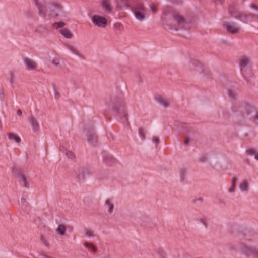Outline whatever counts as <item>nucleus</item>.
I'll list each match as a JSON object with an SVG mask.
<instances>
[{"mask_svg": "<svg viewBox=\"0 0 258 258\" xmlns=\"http://www.w3.org/2000/svg\"><path fill=\"white\" fill-rule=\"evenodd\" d=\"M108 108L114 110L117 114H122L124 119L128 121L127 115L123 99L120 97L113 96L108 103Z\"/></svg>", "mask_w": 258, "mask_h": 258, "instance_id": "f257e3e1", "label": "nucleus"}, {"mask_svg": "<svg viewBox=\"0 0 258 258\" xmlns=\"http://www.w3.org/2000/svg\"><path fill=\"white\" fill-rule=\"evenodd\" d=\"M92 174L91 169L85 165H79L76 167L73 171V176L79 182H83L85 177Z\"/></svg>", "mask_w": 258, "mask_h": 258, "instance_id": "f03ea898", "label": "nucleus"}, {"mask_svg": "<svg viewBox=\"0 0 258 258\" xmlns=\"http://www.w3.org/2000/svg\"><path fill=\"white\" fill-rule=\"evenodd\" d=\"M239 249L241 254L246 258H258V246L243 242L241 244Z\"/></svg>", "mask_w": 258, "mask_h": 258, "instance_id": "7ed1b4c3", "label": "nucleus"}, {"mask_svg": "<svg viewBox=\"0 0 258 258\" xmlns=\"http://www.w3.org/2000/svg\"><path fill=\"white\" fill-rule=\"evenodd\" d=\"M132 10L138 20L142 21L145 19L146 9L143 3L140 2L136 3L132 7Z\"/></svg>", "mask_w": 258, "mask_h": 258, "instance_id": "20e7f679", "label": "nucleus"}, {"mask_svg": "<svg viewBox=\"0 0 258 258\" xmlns=\"http://www.w3.org/2000/svg\"><path fill=\"white\" fill-rule=\"evenodd\" d=\"M240 108L241 112H243V110L245 111L244 113H243V116H245V114L248 115L250 113L253 112L254 114L251 119L254 124L258 125V111L256 110L253 107L247 103H244L243 106H241Z\"/></svg>", "mask_w": 258, "mask_h": 258, "instance_id": "39448f33", "label": "nucleus"}, {"mask_svg": "<svg viewBox=\"0 0 258 258\" xmlns=\"http://www.w3.org/2000/svg\"><path fill=\"white\" fill-rule=\"evenodd\" d=\"M84 132L86 134L88 142L91 145L95 146L98 141V138L95 134L94 128L93 126L85 128Z\"/></svg>", "mask_w": 258, "mask_h": 258, "instance_id": "423d86ee", "label": "nucleus"}, {"mask_svg": "<svg viewBox=\"0 0 258 258\" xmlns=\"http://www.w3.org/2000/svg\"><path fill=\"white\" fill-rule=\"evenodd\" d=\"M250 63V59L248 57L244 55L239 58V64L241 73L243 77L246 79L247 71L248 70V66Z\"/></svg>", "mask_w": 258, "mask_h": 258, "instance_id": "0eeeda50", "label": "nucleus"}, {"mask_svg": "<svg viewBox=\"0 0 258 258\" xmlns=\"http://www.w3.org/2000/svg\"><path fill=\"white\" fill-rule=\"evenodd\" d=\"M223 25L226 31L231 34H237L241 29L239 25L233 21H224Z\"/></svg>", "mask_w": 258, "mask_h": 258, "instance_id": "6e6552de", "label": "nucleus"}, {"mask_svg": "<svg viewBox=\"0 0 258 258\" xmlns=\"http://www.w3.org/2000/svg\"><path fill=\"white\" fill-rule=\"evenodd\" d=\"M12 172L15 177L18 178L21 184L27 188H29V184L27 182L26 178L25 176L23 171L19 167H15L12 169Z\"/></svg>", "mask_w": 258, "mask_h": 258, "instance_id": "1a4fd4ad", "label": "nucleus"}, {"mask_svg": "<svg viewBox=\"0 0 258 258\" xmlns=\"http://www.w3.org/2000/svg\"><path fill=\"white\" fill-rule=\"evenodd\" d=\"M38 11V14L43 18L46 16V5L44 1L32 0Z\"/></svg>", "mask_w": 258, "mask_h": 258, "instance_id": "9d476101", "label": "nucleus"}, {"mask_svg": "<svg viewBox=\"0 0 258 258\" xmlns=\"http://www.w3.org/2000/svg\"><path fill=\"white\" fill-rule=\"evenodd\" d=\"M92 21L96 26L101 28H104L107 23L105 18L99 15L93 16L92 17Z\"/></svg>", "mask_w": 258, "mask_h": 258, "instance_id": "9b49d317", "label": "nucleus"}, {"mask_svg": "<svg viewBox=\"0 0 258 258\" xmlns=\"http://www.w3.org/2000/svg\"><path fill=\"white\" fill-rule=\"evenodd\" d=\"M64 47L73 55H75L80 58H82L83 55L78 47L73 43H67L64 44Z\"/></svg>", "mask_w": 258, "mask_h": 258, "instance_id": "f8f14e48", "label": "nucleus"}, {"mask_svg": "<svg viewBox=\"0 0 258 258\" xmlns=\"http://www.w3.org/2000/svg\"><path fill=\"white\" fill-rule=\"evenodd\" d=\"M235 10H236L234 6V5H231L229 6V8L228 9V12H229V13L230 14V15L231 16L234 17L238 19H241L242 18H244L245 19H246L247 18V17H255V15H254L253 14H252L251 13H249L247 15L243 14L235 15V13H236Z\"/></svg>", "mask_w": 258, "mask_h": 258, "instance_id": "ddd939ff", "label": "nucleus"}, {"mask_svg": "<svg viewBox=\"0 0 258 258\" xmlns=\"http://www.w3.org/2000/svg\"><path fill=\"white\" fill-rule=\"evenodd\" d=\"M188 67L190 71H195L199 73L203 72L202 65L196 60H190L188 64Z\"/></svg>", "mask_w": 258, "mask_h": 258, "instance_id": "4468645a", "label": "nucleus"}, {"mask_svg": "<svg viewBox=\"0 0 258 258\" xmlns=\"http://www.w3.org/2000/svg\"><path fill=\"white\" fill-rule=\"evenodd\" d=\"M61 10L60 6L57 4H53L50 10L49 16L51 17H56L58 16V13Z\"/></svg>", "mask_w": 258, "mask_h": 258, "instance_id": "2eb2a0df", "label": "nucleus"}, {"mask_svg": "<svg viewBox=\"0 0 258 258\" xmlns=\"http://www.w3.org/2000/svg\"><path fill=\"white\" fill-rule=\"evenodd\" d=\"M174 20L180 28H185L186 21L181 15L176 14L173 16Z\"/></svg>", "mask_w": 258, "mask_h": 258, "instance_id": "dca6fc26", "label": "nucleus"}, {"mask_svg": "<svg viewBox=\"0 0 258 258\" xmlns=\"http://www.w3.org/2000/svg\"><path fill=\"white\" fill-rule=\"evenodd\" d=\"M24 62L28 69L34 70L37 67V63L33 60L25 58L24 59Z\"/></svg>", "mask_w": 258, "mask_h": 258, "instance_id": "f3484780", "label": "nucleus"}, {"mask_svg": "<svg viewBox=\"0 0 258 258\" xmlns=\"http://www.w3.org/2000/svg\"><path fill=\"white\" fill-rule=\"evenodd\" d=\"M29 121L34 132H37L39 130V123L37 121V120L35 117L31 116L30 119H29Z\"/></svg>", "mask_w": 258, "mask_h": 258, "instance_id": "a211bd4d", "label": "nucleus"}, {"mask_svg": "<svg viewBox=\"0 0 258 258\" xmlns=\"http://www.w3.org/2000/svg\"><path fill=\"white\" fill-rule=\"evenodd\" d=\"M239 188L242 192H248L249 188L248 181L247 179L243 180L239 184Z\"/></svg>", "mask_w": 258, "mask_h": 258, "instance_id": "6ab92c4d", "label": "nucleus"}, {"mask_svg": "<svg viewBox=\"0 0 258 258\" xmlns=\"http://www.w3.org/2000/svg\"><path fill=\"white\" fill-rule=\"evenodd\" d=\"M106 207L108 208V212L109 213L111 214L114 209V204L112 200L107 199L105 203Z\"/></svg>", "mask_w": 258, "mask_h": 258, "instance_id": "aec40b11", "label": "nucleus"}, {"mask_svg": "<svg viewBox=\"0 0 258 258\" xmlns=\"http://www.w3.org/2000/svg\"><path fill=\"white\" fill-rule=\"evenodd\" d=\"M19 204L21 206L22 209L25 211H27L30 207L26 200L23 197L21 198Z\"/></svg>", "mask_w": 258, "mask_h": 258, "instance_id": "412c9836", "label": "nucleus"}, {"mask_svg": "<svg viewBox=\"0 0 258 258\" xmlns=\"http://www.w3.org/2000/svg\"><path fill=\"white\" fill-rule=\"evenodd\" d=\"M102 6L106 12L110 13L111 12L112 7L109 0H104L103 2Z\"/></svg>", "mask_w": 258, "mask_h": 258, "instance_id": "4be33fe9", "label": "nucleus"}, {"mask_svg": "<svg viewBox=\"0 0 258 258\" xmlns=\"http://www.w3.org/2000/svg\"><path fill=\"white\" fill-rule=\"evenodd\" d=\"M60 33L64 37L70 39L73 37V34L67 29H63L60 31Z\"/></svg>", "mask_w": 258, "mask_h": 258, "instance_id": "5701e85b", "label": "nucleus"}, {"mask_svg": "<svg viewBox=\"0 0 258 258\" xmlns=\"http://www.w3.org/2000/svg\"><path fill=\"white\" fill-rule=\"evenodd\" d=\"M187 174V170L184 168H182L179 170V176L180 178V181L183 182L185 179Z\"/></svg>", "mask_w": 258, "mask_h": 258, "instance_id": "b1692460", "label": "nucleus"}, {"mask_svg": "<svg viewBox=\"0 0 258 258\" xmlns=\"http://www.w3.org/2000/svg\"><path fill=\"white\" fill-rule=\"evenodd\" d=\"M8 138L11 140H14L17 143H19L21 142L20 138L13 133H9Z\"/></svg>", "mask_w": 258, "mask_h": 258, "instance_id": "393cba45", "label": "nucleus"}, {"mask_svg": "<svg viewBox=\"0 0 258 258\" xmlns=\"http://www.w3.org/2000/svg\"><path fill=\"white\" fill-rule=\"evenodd\" d=\"M157 102L161 105L164 106V107H169L170 104L164 98L161 97H159L157 99Z\"/></svg>", "mask_w": 258, "mask_h": 258, "instance_id": "a878e982", "label": "nucleus"}, {"mask_svg": "<svg viewBox=\"0 0 258 258\" xmlns=\"http://www.w3.org/2000/svg\"><path fill=\"white\" fill-rule=\"evenodd\" d=\"M117 7L120 8H122L123 7L128 8L130 7L129 1L128 0H122L120 4H118Z\"/></svg>", "mask_w": 258, "mask_h": 258, "instance_id": "bb28decb", "label": "nucleus"}, {"mask_svg": "<svg viewBox=\"0 0 258 258\" xmlns=\"http://www.w3.org/2000/svg\"><path fill=\"white\" fill-rule=\"evenodd\" d=\"M66 230V227L63 225L61 224L59 225L56 230L59 234L63 235L65 234Z\"/></svg>", "mask_w": 258, "mask_h": 258, "instance_id": "cd10ccee", "label": "nucleus"}, {"mask_svg": "<svg viewBox=\"0 0 258 258\" xmlns=\"http://www.w3.org/2000/svg\"><path fill=\"white\" fill-rule=\"evenodd\" d=\"M84 246L87 248H91L93 252H97V248L91 243H90L88 242H85L84 243Z\"/></svg>", "mask_w": 258, "mask_h": 258, "instance_id": "c85d7f7f", "label": "nucleus"}, {"mask_svg": "<svg viewBox=\"0 0 258 258\" xmlns=\"http://www.w3.org/2000/svg\"><path fill=\"white\" fill-rule=\"evenodd\" d=\"M65 26V23L63 22H55L53 24L52 27L54 29H57L58 28H62Z\"/></svg>", "mask_w": 258, "mask_h": 258, "instance_id": "c756f323", "label": "nucleus"}, {"mask_svg": "<svg viewBox=\"0 0 258 258\" xmlns=\"http://www.w3.org/2000/svg\"><path fill=\"white\" fill-rule=\"evenodd\" d=\"M228 94L229 97L231 98L232 99H235L236 97V93L235 91L232 90V89H228Z\"/></svg>", "mask_w": 258, "mask_h": 258, "instance_id": "7c9ffc66", "label": "nucleus"}, {"mask_svg": "<svg viewBox=\"0 0 258 258\" xmlns=\"http://www.w3.org/2000/svg\"><path fill=\"white\" fill-rule=\"evenodd\" d=\"M208 155L207 154H201L199 157L198 160L200 162L204 163L207 161Z\"/></svg>", "mask_w": 258, "mask_h": 258, "instance_id": "2f4dec72", "label": "nucleus"}, {"mask_svg": "<svg viewBox=\"0 0 258 258\" xmlns=\"http://www.w3.org/2000/svg\"><path fill=\"white\" fill-rule=\"evenodd\" d=\"M64 152L66 155L67 156L68 158L70 159H73L75 158V155L72 151H68L67 149H65Z\"/></svg>", "mask_w": 258, "mask_h": 258, "instance_id": "473e14b6", "label": "nucleus"}, {"mask_svg": "<svg viewBox=\"0 0 258 258\" xmlns=\"http://www.w3.org/2000/svg\"><path fill=\"white\" fill-rule=\"evenodd\" d=\"M85 231L86 236H87L89 237H93V236H95L94 232L93 230H91V229H85Z\"/></svg>", "mask_w": 258, "mask_h": 258, "instance_id": "72a5a7b5", "label": "nucleus"}, {"mask_svg": "<svg viewBox=\"0 0 258 258\" xmlns=\"http://www.w3.org/2000/svg\"><path fill=\"white\" fill-rule=\"evenodd\" d=\"M246 153L248 155H250V156L254 155V156H255V155L257 154L256 153V150L254 148H250V149L246 150Z\"/></svg>", "mask_w": 258, "mask_h": 258, "instance_id": "f704fd0d", "label": "nucleus"}, {"mask_svg": "<svg viewBox=\"0 0 258 258\" xmlns=\"http://www.w3.org/2000/svg\"><path fill=\"white\" fill-rule=\"evenodd\" d=\"M180 125L184 131V134L189 133L190 132V129L189 128L188 126L186 124H180Z\"/></svg>", "mask_w": 258, "mask_h": 258, "instance_id": "c9c22d12", "label": "nucleus"}, {"mask_svg": "<svg viewBox=\"0 0 258 258\" xmlns=\"http://www.w3.org/2000/svg\"><path fill=\"white\" fill-rule=\"evenodd\" d=\"M51 63L54 65V66H59V63H60V60L58 58H57V57H55L54 58L52 61H51Z\"/></svg>", "mask_w": 258, "mask_h": 258, "instance_id": "e433bc0d", "label": "nucleus"}, {"mask_svg": "<svg viewBox=\"0 0 258 258\" xmlns=\"http://www.w3.org/2000/svg\"><path fill=\"white\" fill-rule=\"evenodd\" d=\"M40 241L46 246H47V247H49V243L45 239V238L44 236H41Z\"/></svg>", "mask_w": 258, "mask_h": 258, "instance_id": "4c0bfd02", "label": "nucleus"}, {"mask_svg": "<svg viewBox=\"0 0 258 258\" xmlns=\"http://www.w3.org/2000/svg\"><path fill=\"white\" fill-rule=\"evenodd\" d=\"M139 131V134H140L141 138L143 140H144L145 139L146 137H145V135L144 134V129L142 128H140Z\"/></svg>", "mask_w": 258, "mask_h": 258, "instance_id": "58836bf2", "label": "nucleus"}, {"mask_svg": "<svg viewBox=\"0 0 258 258\" xmlns=\"http://www.w3.org/2000/svg\"><path fill=\"white\" fill-rule=\"evenodd\" d=\"M152 141L154 143L156 146H157L160 143V140L158 137L154 136L152 138Z\"/></svg>", "mask_w": 258, "mask_h": 258, "instance_id": "ea45409f", "label": "nucleus"}, {"mask_svg": "<svg viewBox=\"0 0 258 258\" xmlns=\"http://www.w3.org/2000/svg\"><path fill=\"white\" fill-rule=\"evenodd\" d=\"M203 201V199L202 197L196 198L192 201L194 203H197L198 202L202 203Z\"/></svg>", "mask_w": 258, "mask_h": 258, "instance_id": "a19ab883", "label": "nucleus"}, {"mask_svg": "<svg viewBox=\"0 0 258 258\" xmlns=\"http://www.w3.org/2000/svg\"><path fill=\"white\" fill-rule=\"evenodd\" d=\"M25 15L27 17L31 18L33 17V13L31 11H28L25 13Z\"/></svg>", "mask_w": 258, "mask_h": 258, "instance_id": "79ce46f5", "label": "nucleus"}, {"mask_svg": "<svg viewBox=\"0 0 258 258\" xmlns=\"http://www.w3.org/2000/svg\"><path fill=\"white\" fill-rule=\"evenodd\" d=\"M238 180V178L236 177H233L231 180L232 184L236 186V182Z\"/></svg>", "mask_w": 258, "mask_h": 258, "instance_id": "37998d69", "label": "nucleus"}, {"mask_svg": "<svg viewBox=\"0 0 258 258\" xmlns=\"http://www.w3.org/2000/svg\"><path fill=\"white\" fill-rule=\"evenodd\" d=\"M122 27V25L119 23H116L114 25V28L117 29H119Z\"/></svg>", "mask_w": 258, "mask_h": 258, "instance_id": "c03bdc74", "label": "nucleus"}, {"mask_svg": "<svg viewBox=\"0 0 258 258\" xmlns=\"http://www.w3.org/2000/svg\"><path fill=\"white\" fill-rule=\"evenodd\" d=\"M235 188H236V186L235 185H232L231 187L229 189H228V191L229 192H231V193H232L233 192H234L235 191Z\"/></svg>", "mask_w": 258, "mask_h": 258, "instance_id": "a18cd8bd", "label": "nucleus"}, {"mask_svg": "<svg viewBox=\"0 0 258 258\" xmlns=\"http://www.w3.org/2000/svg\"><path fill=\"white\" fill-rule=\"evenodd\" d=\"M201 222L205 226H207V219L205 218H201Z\"/></svg>", "mask_w": 258, "mask_h": 258, "instance_id": "49530a36", "label": "nucleus"}, {"mask_svg": "<svg viewBox=\"0 0 258 258\" xmlns=\"http://www.w3.org/2000/svg\"><path fill=\"white\" fill-rule=\"evenodd\" d=\"M159 258H167V255L164 252H162L159 253Z\"/></svg>", "mask_w": 258, "mask_h": 258, "instance_id": "de8ad7c7", "label": "nucleus"}, {"mask_svg": "<svg viewBox=\"0 0 258 258\" xmlns=\"http://www.w3.org/2000/svg\"><path fill=\"white\" fill-rule=\"evenodd\" d=\"M178 258H192L189 255L187 254H184L181 256H179Z\"/></svg>", "mask_w": 258, "mask_h": 258, "instance_id": "09e8293b", "label": "nucleus"}, {"mask_svg": "<svg viewBox=\"0 0 258 258\" xmlns=\"http://www.w3.org/2000/svg\"><path fill=\"white\" fill-rule=\"evenodd\" d=\"M190 143V139L189 138H185L184 143L185 145H188Z\"/></svg>", "mask_w": 258, "mask_h": 258, "instance_id": "8fccbe9b", "label": "nucleus"}, {"mask_svg": "<svg viewBox=\"0 0 258 258\" xmlns=\"http://www.w3.org/2000/svg\"><path fill=\"white\" fill-rule=\"evenodd\" d=\"M250 7H251V8H252V9H254V10H255L258 11V6H256V5H255L254 4H252V5H251Z\"/></svg>", "mask_w": 258, "mask_h": 258, "instance_id": "3c124183", "label": "nucleus"}, {"mask_svg": "<svg viewBox=\"0 0 258 258\" xmlns=\"http://www.w3.org/2000/svg\"><path fill=\"white\" fill-rule=\"evenodd\" d=\"M244 240L246 241H251V239H250L248 237V235H245L244 236Z\"/></svg>", "mask_w": 258, "mask_h": 258, "instance_id": "603ef678", "label": "nucleus"}, {"mask_svg": "<svg viewBox=\"0 0 258 258\" xmlns=\"http://www.w3.org/2000/svg\"><path fill=\"white\" fill-rule=\"evenodd\" d=\"M22 111H21V110L18 109V110L17 111V115H18L20 116V115H22Z\"/></svg>", "mask_w": 258, "mask_h": 258, "instance_id": "864d4df0", "label": "nucleus"}, {"mask_svg": "<svg viewBox=\"0 0 258 258\" xmlns=\"http://www.w3.org/2000/svg\"><path fill=\"white\" fill-rule=\"evenodd\" d=\"M156 10V7L155 6H153L151 7V10L152 12H155Z\"/></svg>", "mask_w": 258, "mask_h": 258, "instance_id": "5fc2aeb1", "label": "nucleus"}, {"mask_svg": "<svg viewBox=\"0 0 258 258\" xmlns=\"http://www.w3.org/2000/svg\"><path fill=\"white\" fill-rule=\"evenodd\" d=\"M59 96V93L57 92H55V99H58Z\"/></svg>", "mask_w": 258, "mask_h": 258, "instance_id": "6e6d98bb", "label": "nucleus"}, {"mask_svg": "<svg viewBox=\"0 0 258 258\" xmlns=\"http://www.w3.org/2000/svg\"><path fill=\"white\" fill-rule=\"evenodd\" d=\"M214 2L216 3H220V4H222L223 0H214Z\"/></svg>", "mask_w": 258, "mask_h": 258, "instance_id": "4d7b16f0", "label": "nucleus"}, {"mask_svg": "<svg viewBox=\"0 0 258 258\" xmlns=\"http://www.w3.org/2000/svg\"><path fill=\"white\" fill-rule=\"evenodd\" d=\"M10 82H11V83H13V82H14V76L12 74H11V79H10Z\"/></svg>", "mask_w": 258, "mask_h": 258, "instance_id": "13d9d810", "label": "nucleus"}, {"mask_svg": "<svg viewBox=\"0 0 258 258\" xmlns=\"http://www.w3.org/2000/svg\"><path fill=\"white\" fill-rule=\"evenodd\" d=\"M41 255H42L44 257V258H51L50 256H48L44 254H42Z\"/></svg>", "mask_w": 258, "mask_h": 258, "instance_id": "bf43d9fd", "label": "nucleus"}, {"mask_svg": "<svg viewBox=\"0 0 258 258\" xmlns=\"http://www.w3.org/2000/svg\"><path fill=\"white\" fill-rule=\"evenodd\" d=\"M112 158V157L111 156H108L106 157V159H111Z\"/></svg>", "mask_w": 258, "mask_h": 258, "instance_id": "052dcab7", "label": "nucleus"}, {"mask_svg": "<svg viewBox=\"0 0 258 258\" xmlns=\"http://www.w3.org/2000/svg\"><path fill=\"white\" fill-rule=\"evenodd\" d=\"M255 158L258 160V154L255 155Z\"/></svg>", "mask_w": 258, "mask_h": 258, "instance_id": "680f3d73", "label": "nucleus"}, {"mask_svg": "<svg viewBox=\"0 0 258 258\" xmlns=\"http://www.w3.org/2000/svg\"><path fill=\"white\" fill-rule=\"evenodd\" d=\"M55 10V11L56 12L57 11H58V10L57 9H54Z\"/></svg>", "mask_w": 258, "mask_h": 258, "instance_id": "e2e57ef3", "label": "nucleus"}, {"mask_svg": "<svg viewBox=\"0 0 258 258\" xmlns=\"http://www.w3.org/2000/svg\"><path fill=\"white\" fill-rule=\"evenodd\" d=\"M106 258H111V257H110L109 256H108V257H107Z\"/></svg>", "mask_w": 258, "mask_h": 258, "instance_id": "0e129e2a", "label": "nucleus"}]
</instances>
